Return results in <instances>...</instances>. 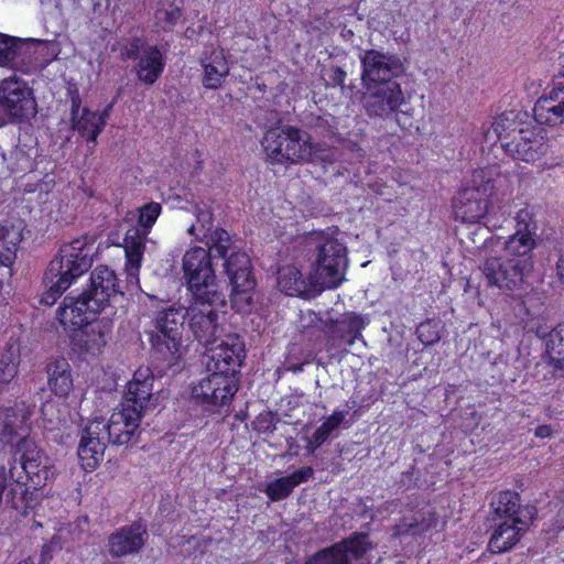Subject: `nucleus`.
<instances>
[{
	"label": "nucleus",
	"mask_w": 564,
	"mask_h": 564,
	"mask_svg": "<svg viewBox=\"0 0 564 564\" xmlns=\"http://www.w3.org/2000/svg\"><path fill=\"white\" fill-rule=\"evenodd\" d=\"M210 372L193 387L192 397L198 403L218 408L226 404L237 392V380L235 376H227L219 371Z\"/></svg>",
	"instance_id": "nucleus-16"
},
{
	"label": "nucleus",
	"mask_w": 564,
	"mask_h": 564,
	"mask_svg": "<svg viewBox=\"0 0 564 564\" xmlns=\"http://www.w3.org/2000/svg\"><path fill=\"white\" fill-rule=\"evenodd\" d=\"M530 522L523 518L496 521L489 540L490 551L492 553H502L511 550L527 532Z\"/></svg>",
	"instance_id": "nucleus-25"
},
{
	"label": "nucleus",
	"mask_w": 564,
	"mask_h": 564,
	"mask_svg": "<svg viewBox=\"0 0 564 564\" xmlns=\"http://www.w3.org/2000/svg\"><path fill=\"white\" fill-rule=\"evenodd\" d=\"M215 252L195 247L187 250L183 257L184 276L187 281L192 297L204 299L208 294L219 301L221 291L218 290L212 257Z\"/></svg>",
	"instance_id": "nucleus-9"
},
{
	"label": "nucleus",
	"mask_w": 564,
	"mask_h": 564,
	"mask_svg": "<svg viewBox=\"0 0 564 564\" xmlns=\"http://www.w3.org/2000/svg\"><path fill=\"white\" fill-rule=\"evenodd\" d=\"M204 68L203 85L208 89H217L229 74L228 63L220 51H213L208 58L202 59Z\"/></svg>",
	"instance_id": "nucleus-36"
},
{
	"label": "nucleus",
	"mask_w": 564,
	"mask_h": 564,
	"mask_svg": "<svg viewBox=\"0 0 564 564\" xmlns=\"http://www.w3.org/2000/svg\"><path fill=\"white\" fill-rule=\"evenodd\" d=\"M362 86L394 82L404 73V65L395 54L367 50L360 55Z\"/></svg>",
	"instance_id": "nucleus-15"
},
{
	"label": "nucleus",
	"mask_w": 564,
	"mask_h": 564,
	"mask_svg": "<svg viewBox=\"0 0 564 564\" xmlns=\"http://www.w3.org/2000/svg\"><path fill=\"white\" fill-rule=\"evenodd\" d=\"M529 213L518 214L517 231L505 243V253L500 258H488L482 264V272L489 285L500 289H520L533 270L531 251L534 248L529 225L525 219Z\"/></svg>",
	"instance_id": "nucleus-1"
},
{
	"label": "nucleus",
	"mask_w": 564,
	"mask_h": 564,
	"mask_svg": "<svg viewBox=\"0 0 564 564\" xmlns=\"http://www.w3.org/2000/svg\"><path fill=\"white\" fill-rule=\"evenodd\" d=\"M12 458H17L21 480L25 478L34 489L45 486L54 477L55 471L50 458L30 437H22L17 442Z\"/></svg>",
	"instance_id": "nucleus-12"
},
{
	"label": "nucleus",
	"mask_w": 564,
	"mask_h": 564,
	"mask_svg": "<svg viewBox=\"0 0 564 564\" xmlns=\"http://www.w3.org/2000/svg\"><path fill=\"white\" fill-rule=\"evenodd\" d=\"M89 521L88 517H79L76 522L75 527L79 530L80 533H84L88 530Z\"/></svg>",
	"instance_id": "nucleus-53"
},
{
	"label": "nucleus",
	"mask_w": 564,
	"mask_h": 564,
	"mask_svg": "<svg viewBox=\"0 0 564 564\" xmlns=\"http://www.w3.org/2000/svg\"><path fill=\"white\" fill-rule=\"evenodd\" d=\"M142 43H141V40L140 39H133L129 45L126 46L124 48V52H123V55L126 56V58H138L139 57V54L141 53L142 51Z\"/></svg>",
	"instance_id": "nucleus-50"
},
{
	"label": "nucleus",
	"mask_w": 564,
	"mask_h": 564,
	"mask_svg": "<svg viewBox=\"0 0 564 564\" xmlns=\"http://www.w3.org/2000/svg\"><path fill=\"white\" fill-rule=\"evenodd\" d=\"M22 220H6L0 226V262L2 264L10 263L15 256L17 247L21 242L23 236Z\"/></svg>",
	"instance_id": "nucleus-35"
},
{
	"label": "nucleus",
	"mask_w": 564,
	"mask_h": 564,
	"mask_svg": "<svg viewBox=\"0 0 564 564\" xmlns=\"http://www.w3.org/2000/svg\"><path fill=\"white\" fill-rule=\"evenodd\" d=\"M85 294L93 301V308L104 311L113 299L122 295L115 271L106 265L97 267L91 272L90 285Z\"/></svg>",
	"instance_id": "nucleus-22"
},
{
	"label": "nucleus",
	"mask_w": 564,
	"mask_h": 564,
	"mask_svg": "<svg viewBox=\"0 0 564 564\" xmlns=\"http://www.w3.org/2000/svg\"><path fill=\"white\" fill-rule=\"evenodd\" d=\"M154 378L149 368L138 369L127 386L123 400L113 409L106 422L107 433L112 444H129L139 433L141 419L158 406L153 393Z\"/></svg>",
	"instance_id": "nucleus-2"
},
{
	"label": "nucleus",
	"mask_w": 564,
	"mask_h": 564,
	"mask_svg": "<svg viewBox=\"0 0 564 564\" xmlns=\"http://www.w3.org/2000/svg\"><path fill=\"white\" fill-rule=\"evenodd\" d=\"M278 284L288 295L311 296L319 291L311 283V273L304 279L301 271L293 265L283 267L278 273Z\"/></svg>",
	"instance_id": "nucleus-31"
},
{
	"label": "nucleus",
	"mask_w": 564,
	"mask_h": 564,
	"mask_svg": "<svg viewBox=\"0 0 564 564\" xmlns=\"http://www.w3.org/2000/svg\"><path fill=\"white\" fill-rule=\"evenodd\" d=\"M533 116L541 124L556 126L564 122V90L554 85L549 95L538 99L533 108Z\"/></svg>",
	"instance_id": "nucleus-27"
},
{
	"label": "nucleus",
	"mask_w": 564,
	"mask_h": 564,
	"mask_svg": "<svg viewBox=\"0 0 564 564\" xmlns=\"http://www.w3.org/2000/svg\"><path fill=\"white\" fill-rule=\"evenodd\" d=\"M87 327L83 332L84 338V347L85 349L95 355L101 351V349L106 346L108 335H109V325L105 322H96L86 324Z\"/></svg>",
	"instance_id": "nucleus-39"
},
{
	"label": "nucleus",
	"mask_w": 564,
	"mask_h": 564,
	"mask_svg": "<svg viewBox=\"0 0 564 564\" xmlns=\"http://www.w3.org/2000/svg\"><path fill=\"white\" fill-rule=\"evenodd\" d=\"M162 212L159 203L150 202L139 207L135 212H129L124 223H133L124 235V251L127 257L126 271L129 278L137 279L141 265L147 237Z\"/></svg>",
	"instance_id": "nucleus-7"
},
{
	"label": "nucleus",
	"mask_w": 564,
	"mask_h": 564,
	"mask_svg": "<svg viewBox=\"0 0 564 564\" xmlns=\"http://www.w3.org/2000/svg\"><path fill=\"white\" fill-rule=\"evenodd\" d=\"M482 139L484 142L487 143L488 145H496L499 141L501 142V144L506 143L501 130L498 127L496 130L495 120L491 122L489 127L484 129Z\"/></svg>",
	"instance_id": "nucleus-48"
},
{
	"label": "nucleus",
	"mask_w": 564,
	"mask_h": 564,
	"mask_svg": "<svg viewBox=\"0 0 564 564\" xmlns=\"http://www.w3.org/2000/svg\"><path fill=\"white\" fill-rule=\"evenodd\" d=\"M55 545V539L51 542V545L47 546V549L53 547Z\"/></svg>",
	"instance_id": "nucleus-59"
},
{
	"label": "nucleus",
	"mask_w": 564,
	"mask_h": 564,
	"mask_svg": "<svg viewBox=\"0 0 564 564\" xmlns=\"http://www.w3.org/2000/svg\"><path fill=\"white\" fill-rule=\"evenodd\" d=\"M31 413V409L24 402L17 403L13 408L7 409L3 413L2 435L8 437L9 442H12L13 436H20V440L29 437L26 432Z\"/></svg>",
	"instance_id": "nucleus-33"
},
{
	"label": "nucleus",
	"mask_w": 564,
	"mask_h": 564,
	"mask_svg": "<svg viewBox=\"0 0 564 564\" xmlns=\"http://www.w3.org/2000/svg\"><path fill=\"white\" fill-rule=\"evenodd\" d=\"M502 149L516 161L533 163L546 154L549 144L543 137L524 129L520 130L512 140L502 143Z\"/></svg>",
	"instance_id": "nucleus-23"
},
{
	"label": "nucleus",
	"mask_w": 564,
	"mask_h": 564,
	"mask_svg": "<svg viewBox=\"0 0 564 564\" xmlns=\"http://www.w3.org/2000/svg\"><path fill=\"white\" fill-rule=\"evenodd\" d=\"M364 88V102L369 116L388 117L404 102L403 91L397 82L368 85Z\"/></svg>",
	"instance_id": "nucleus-18"
},
{
	"label": "nucleus",
	"mask_w": 564,
	"mask_h": 564,
	"mask_svg": "<svg viewBox=\"0 0 564 564\" xmlns=\"http://www.w3.org/2000/svg\"><path fill=\"white\" fill-rule=\"evenodd\" d=\"M346 268V247L338 239L327 237L317 246V258L311 271V283L318 291L337 288L344 281Z\"/></svg>",
	"instance_id": "nucleus-8"
},
{
	"label": "nucleus",
	"mask_w": 564,
	"mask_h": 564,
	"mask_svg": "<svg viewBox=\"0 0 564 564\" xmlns=\"http://www.w3.org/2000/svg\"><path fill=\"white\" fill-rule=\"evenodd\" d=\"M545 346L547 362L555 369H564V322L549 333Z\"/></svg>",
	"instance_id": "nucleus-37"
},
{
	"label": "nucleus",
	"mask_w": 564,
	"mask_h": 564,
	"mask_svg": "<svg viewBox=\"0 0 564 564\" xmlns=\"http://www.w3.org/2000/svg\"><path fill=\"white\" fill-rule=\"evenodd\" d=\"M319 446H316L315 443H314V436L312 435V437L310 438L307 445H306V449L308 451V453L313 454Z\"/></svg>",
	"instance_id": "nucleus-55"
},
{
	"label": "nucleus",
	"mask_w": 564,
	"mask_h": 564,
	"mask_svg": "<svg viewBox=\"0 0 564 564\" xmlns=\"http://www.w3.org/2000/svg\"><path fill=\"white\" fill-rule=\"evenodd\" d=\"M25 480L18 473L17 458H11L8 466L0 465V507L6 503L12 509H19L28 494Z\"/></svg>",
	"instance_id": "nucleus-24"
},
{
	"label": "nucleus",
	"mask_w": 564,
	"mask_h": 564,
	"mask_svg": "<svg viewBox=\"0 0 564 564\" xmlns=\"http://www.w3.org/2000/svg\"><path fill=\"white\" fill-rule=\"evenodd\" d=\"M109 442L111 443L109 433H107L106 421L101 417L89 421L83 431L78 446V457L85 469L93 470L96 468L102 459Z\"/></svg>",
	"instance_id": "nucleus-19"
},
{
	"label": "nucleus",
	"mask_w": 564,
	"mask_h": 564,
	"mask_svg": "<svg viewBox=\"0 0 564 564\" xmlns=\"http://www.w3.org/2000/svg\"><path fill=\"white\" fill-rule=\"evenodd\" d=\"M437 517L434 511L426 509L415 512L411 518H405L400 525L404 531L413 534L424 533L437 525Z\"/></svg>",
	"instance_id": "nucleus-40"
},
{
	"label": "nucleus",
	"mask_w": 564,
	"mask_h": 564,
	"mask_svg": "<svg viewBox=\"0 0 564 564\" xmlns=\"http://www.w3.org/2000/svg\"><path fill=\"white\" fill-rule=\"evenodd\" d=\"M365 319L355 313H346L338 319H329L324 324V332L333 339H339L341 343L351 346L357 339H360L361 330L366 326Z\"/></svg>",
	"instance_id": "nucleus-29"
},
{
	"label": "nucleus",
	"mask_w": 564,
	"mask_h": 564,
	"mask_svg": "<svg viewBox=\"0 0 564 564\" xmlns=\"http://www.w3.org/2000/svg\"><path fill=\"white\" fill-rule=\"evenodd\" d=\"M346 72L340 67H332L328 73V80L333 86H344Z\"/></svg>",
	"instance_id": "nucleus-51"
},
{
	"label": "nucleus",
	"mask_w": 564,
	"mask_h": 564,
	"mask_svg": "<svg viewBox=\"0 0 564 564\" xmlns=\"http://www.w3.org/2000/svg\"><path fill=\"white\" fill-rule=\"evenodd\" d=\"M185 313L183 306H171L158 312L145 332L151 345L154 360L172 367L183 354V325Z\"/></svg>",
	"instance_id": "nucleus-6"
},
{
	"label": "nucleus",
	"mask_w": 564,
	"mask_h": 564,
	"mask_svg": "<svg viewBox=\"0 0 564 564\" xmlns=\"http://www.w3.org/2000/svg\"><path fill=\"white\" fill-rule=\"evenodd\" d=\"M0 109L7 117L23 119L35 113V100L30 89L14 78H6L0 84Z\"/></svg>",
	"instance_id": "nucleus-17"
},
{
	"label": "nucleus",
	"mask_w": 564,
	"mask_h": 564,
	"mask_svg": "<svg viewBox=\"0 0 564 564\" xmlns=\"http://www.w3.org/2000/svg\"><path fill=\"white\" fill-rule=\"evenodd\" d=\"M196 220L199 225V230L203 231L200 239H208V236L214 231L213 228V214L206 206H197L195 209Z\"/></svg>",
	"instance_id": "nucleus-47"
},
{
	"label": "nucleus",
	"mask_w": 564,
	"mask_h": 564,
	"mask_svg": "<svg viewBox=\"0 0 564 564\" xmlns=\"http://www.w3.org/2000/svg\"><path fill=\"white\" fill-rule=\"evenodd\" d=\"M522 116L527 115L510 110L502 112L494 119L496 121V128L498 127L501 130L505 140H512L514 135L519 134L520 130H524V128H522Z\"/></svg>",
	"instance_id": "nucleus-41"
},
{
	"label": "nucleus",
	"mask_w": 564,
	"mask_h": 564,
	"mask_svg": "<svg viewBox=\"0 0 564 564\" xmlns=\"http://www.w3.org/2000/svg\"><path fill=\"white\" fill-rule=\"evenodd\" d=\"M551 432H552V430L549 425H540L535 430V436L544 438V437L550 436Z\"/></svg>",
	"instance_id": "nucleus-54"
},
{
	"label": "nucleus",
	"mask_w": 564,
	"mask_h": 564,
	"mask_svg": "<svg viewBox=\"0 0 564 564\" xmlns=\"http://www.w3.org/2000/svg\"><path fill=\"white\" fill-rule=\"evenodd\" d=\"M347 412L335 410L322 425L314 432V443L316 446H322L329 435L343 423Z\"/></svg>",
	"instance_id": "nucleus-42"
},
{
	"label": "nucleus",
	"mask_w": 564,
	"mask_h": 564,
	"mask_svg": "<svg viewBox=\"0 0 564 564\" xmlns=\"http://www.w3.org/2000/svg\"><path fill=\"white\" fill-rule=\"evenodd\" d=\"M164 66V57L159 47L155 45L144 46L138 57L137 76L140 82L151 86L161 76Z\"/></svg>",
	"instance_id": "nucleus-30"
},
{
	"label": "nucleus",
	"mask_w": 564,
	"mask_h": 564,
	"mask_svg": "<svg viewBox=\"0 0 564 564\" xmlns=\"http://www.w3.org/2000/svg\"><path fill=\"white\" fill-rule=\"evenodd\" d=\"M93 301L85 292L78 297L67 296L57 311V317L64 326L67 324L83 326L89 324L94 316L101 312L91 307Z\"/></svg>",
	"instance_id": "nucleus-26"
},
{
	"label": "nucleus",
	"mask_w": 564,
	"mask_h": 564,
	"mask_svg": "<svg viewBox=\"0 0 564 564\" xmlns=\"http://www.w3.org/2000/svg\"><path fill=\"white\" fill-rule=\"evenodd\" d=\"M207 348L206 366L208 371L235 376L245 358V345L237 334L220 335Z\"/></svg>",
	"instance_id": "nucleus-14"
},
{
	"label": "nucleus",
	"mask_w": 564,
	"mask_h": 564,
	"mask_svg": "<svg viewBox=\"0 0 564 564\" xmlns=\"http://www.w3.org/2000/svg\"><path fill=\"white\" fill-rule=\"evenodd\" d=\"M491 507L495 521L516 520L517 518L532 521L536 512L532 506H521L519 495L509 490L498 494L492 500Z\"/></svg>",
	"instance_id": "nucleus-28"
},
{
	"label": "nucleus",
	"mask_w": 564,
	"mask_h": 564,
	"mask_svg": "<svg viewBox=\"0 0 564 564\" xmlns=\"http://www.w3.org/2000/svg\"><path fill=\"white\" fill-rule=\"evenodd\" d=\"M148 536L147 527L135 521L112 532L108 536L107 550L115 558L134 555L144 547Z\"/></svg>",
	"instance_id": "nucleus-20"
},
{
	"label": "nucleus",
	"mask_w": 564,
	"mask_h": 564,
	"mask_svg": "<svg viewBox=\"0 0 564 564\" xmlns=\"http://www.w3.org/2000/svg\"><path fill=\"white\" fill-rule=\"evenodd\" d=\"M80 97L77 90L70 91L72 128L76 130L87 142H96L102 131L109 111L110 104L102 112H94L87 108H80Z\"/></svg>",
	"instance_id": "nucleus-21"
},
{
	"label": "nucleus",
	"mask_w": 564,
	"mask_h": 564,
	"mask_svg": "<svg viewBox=\"0 0 564 564\" xmlns=\"http://www.w3.org/2000/svg\"><path fill=\"white\" fill-rule=\"evenodd\" d=\"M492 188L491 178L486 170H476L471 185L463 188L454 198V214L463 223H478L487 213V198Z\"/></svg>",
	"instance_id": "nucleus-11"
},
{
	"label": "nucleus",
	"mask_w": 564,
	"mask_h": 564,
	"mask_svg": "<svg viewBox=\"0 0 564 564\" xmlns=\"http://www.w3.org/2000/svg\"><path fill=\"white\" fill-rule=\"evenodd\" d=\"M19 564H34V563L31 561V558H26V560L20 562Z\"/></svg>",
	"instance_id": "nucleus-58"
},
{
	"label": "nucleus",
	"mask_w": 564,
	"mask_h": 564,
	"mask_svg": "<svg viewBox=\"0 0 564 564\" xmlns=\"http://www.w3.org/2000/svg\"><path fill=\"white\" fill-rule=\"evenodd\" d=\"M225 305V294L220 293L219 301L215 296L207 295L204 299L192 297L191 305L184 308L185 317H188V325L195 338L208 346L217 337L223 335L224 329L218 323V307Z\"/></svg>",
	"instance_id": "nucleus-10"
},
{
	"label": "nucleus",
	"mask_w": 564,
	"mask_h": 564,
	"mask_svg": "<svg viewBox=\"0 0 564 564\" xmlns=\"http://www.w3.org/2000/svg\"><path fill=\"white\" fill-rule=\"evenodd\" d=\"M42 415L45 423L44 429L50 431L58 430L61 425L66 422L65 416L61 415L55 402L44 403L42 406Z\"/></svg>",
	"instance_id": "nucleus-44"
},
{
	"label": "nucleus",
	"mask_w": 564,
	"mask_h": 564,
	"mask_svg": "<svg viewBox=\"0 0 564 564\" xmlns=\"http://www.w3.org/2000/svg\"><path fill=\"white\" fill-rule=\"evenodd\" d=\"M47 384L57 397H67L73 389L70 365L64 358L55 359L46 366Z\"/></svg>",
	"instance_id": "nucleus-34"
},
{
	"label": "nucleus",
	"mask_w": 564,
	"mask_h": 564,
	"mask_svg": "<svg viewBox=\"0 0 564 564\" xmlns=\"http://www.w3.org/2000/svg\"><path fill=\"white\" fill-rule=\"evenodd\" d=\"M314 470L312 467H303L289 476L270 481L264 492L272 501H280L288 498L296 486L312 478Z\"/></svg>",
	"instance_id": "nucleus-32"
},
{
	"label": "nucleus",
	"mask_w": 564,
	"mask_h": 564,
	"mask_svg": "<svg viewBox=\"0 0 564 564\" xmlns=\"http://www.w3.org/2000/svg\"><path fill=\"white\" fill-rule=\"evenodd\" d=\"M196 230H197V227L196 225H191L188 228H187V234L191 235V236H196L197 238H199L198 235H196Z\"/></svg>",
	"instance_id": "nucleus-56"
},
{
	"label": "nucleus",
	"mask_w": 564,
	"mask_h": 564,
	"mask_svg": "<svg viewBox=\"0 0 564 564\" xmlns=\"http://www.w3.org/2000/svg\"><path fill=\"white\" fill-rule=\"evenodd\" d=\"M207 246L215 256L225 260L224 268L231 284V302L238 308L252 303V291L256 281L251 275V263L246 252L232 247L228 232L215 229L207 239Z\"/></svg>",
	"instance_id": "nucleus-5"
},
{
	"label": "nucleus",
	"mask_w": 564,
	"mask_h": 564,
	"mask_svg": "<svg viewBox=\"0 0 564 564\" xmlns=\"http://www.w3.org/2000/svg\"><path fill=\"white\" fill-rule=\"evenodd\" d=\"M183 0H160L155 11L156 25L170 31L182 18Z\"/></svg>",
	"instance_id": "nucleus-38"
},
{
	"label": "nucleus",
	"mask_w": 564,
	"mask_h": 564,
	"mask_svg": "<svg viewBox=\"0 0 564 564\" xmlns=\"http://www.w3.org/2000/svg\"><path fill=\"white\" fill-rule=\"evenodd\" d=\"M19 349L10 345L0 357V383L10 382L18 372Z\"/></svg>",
	"instance_id": "nucleus-43"
},
{
	"label": "nucleus",
	"mask_w": 564,
	"mask_h": 564,
	"mask_svg": "<svg viewBox=\"0 0 564 564\" xmlns=\"http://www.w3.org/2000/svg\"><path fill=\"white\" fill-rule=\"evenodd\" d=\"M93 245V239L83 236L61 247L58 254L50 262L45 272L42 304L53 305L77 278L90 269Z\"/></svg>",
	"instance_id": "nucleus-3"
},
{
	"label": "nucleus",
	"mask_w": 564,
	"mask_h": 564,
	"mask_svg": "<svg viewBox=\"0 0 564 564\" xmlns=\"http://www.w3.org/2000/svg\"><path fill=\"white\" fill-rule=\"evenodd\" d=\"M323 324L322 318L313 311L301 312L300 326L302 328L319 327Z\"/></svg>",
	"instance_id": "nucleus-49"
},
{
	"label": "nucleus",
	"mask_w": 564,
	"mask_h": 564,
	"mask_svg": "<svg viewBox=\"0 0 564 564\" xmlns=\"http://www.w3.org/2000/svg\"><path fill=\"white\" fill-rule=\"evenodd\" d=\"M3 124H4L3 111H2V109H0V127H2Z\"/></svg>",
	"instance_id": "nucleus-57"
},
{
	"label": "nucleus",
	"mask_w": 564,
	"mask_h": 564,
	"mask_svg": "<svg viewBox=\"0 0 564 564\" xmlns=\"http://www.w3.org/2000/svg\"><path fill=\"white\" fill-rule=\"evenodd\" d=\"M417 337L424 345H433L441 339L437 324L431 321L421 323L416 328Z\"/></svg>",
	"instance_id": "nucleus-45"
},
{
	"label": "nucleus",
	"mask_w": 564,
	"mask_h": 564,
	"mask_svg": "<svg viewBox=\"0 0 564 564\" xmlns=\"http://www.w3.org/2000/svg\"><path fill=\"white\" fill-rule=\"evenodd\" d=\"M372 547L368 535L358 533L318 551L305 564H375L369 557Z\"/></svg>",
	"instance_id": "nucleus-13"
},
{
	"label": "nucleus",
	"mask_w": 564,
	"mask_h": 564,
	"mask_svg": "<svg viewBox=\"0 0 564 564\" xmlns=\"http://www.w3.org/2000/svg\"><path fill=\"white\" fill-rule=\"evenodd\" d=\"M555 279L561 289L564 290V253H562L556 261Z\"/></svg>",
	"instance_id": "nucleus-52"
},
{
	"label": "nucleus",
	"mask_w": 564,
	"mask_h": 564,
	"mask_svg": "<svg viewBox=\"0 0 564 564\" xmlns=\"http://www.w3.org/2000/svg\"><path fill=\"white\" fill-rule=\"evenodd\" d=\"M17 55L15 39L0 33V65H7Z\"/></svg>",
	"instance_id": "nucleus-46"
},
{
	"label": "nucleus",
	"mask_w": 564,
	"mask_h": 564,
	"mask_svg": "<svg viewBox=\"0 0 564 564\" xmlns=\"http://www.w3.org/2000/svg\"><path fill=\"white\" fill-rule=\"evenodd\" d=\"M267 159L271 163L304 164L314 160H332L319 143H314L311 135L293 126L269 129L262 139Z\"/></svg>",
	"instance_id": "nucleus-4"
}]
</instances>
